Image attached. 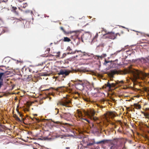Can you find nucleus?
I'll return each mask as SVG.
<instances>
[{
	"label": "nucleus",
	"instance_id": "nucleus-1",
	"mask_svg": "<svg viewBox=\"0 0 149 149\" xmlns=\"http://www.w3.org/2000/svg\"><path fill=\"white\" fill-rule=\"evenodd\" d=\"M124 74H130L132 75L133 81H135L137 79L143 80L146 78H149V73H146L142 71L132 68V65L129 66L125 70Z\"/></svg>",
	"mask_w": 149,
	"mask_h": 149
},
{
	"label": "nucleus",
	"instance_id": "nucleus-2",
	"mask_svg": "<svg viewBox=\"0 0 149 149\" xmlns=\"http://www.w3.org/2000/svg\"><path fill=\"white\" fill-rule=\"evenodd\" d=\"M60 29L66 35L70 34L72 35L71 37H73V36H74L75 37H78L79 36L82 37L83 35H84L79 31H66L62 27H61Z\"/></svg>",
	"mask_w": 149,
	"mask_h": 149
},
{
	"label": "nucleus",
	"instance_id": "nucleus-3",
	"mask_svg": "<svg viewBox=\"0 0 149 149\" xmlns=\"http://www.w3.org/2000/svg\"><path fill=\"white\" fill-rule=\"evenodd\" d=\"M118 142L119 139H114L113 140L109 139H104L98 142H96L95 143L97 144H109L112 145L115 144H117Z\"/></svg>",
	"mask_w": 149,
	"mask_h": 149
},
{
	"label": "nucleus",
	"instance_id": "nucleus-4",
	"mask_svg": "<svg viewBox=\"0 0 149 149\" xmlns=\"http://www.w3.org/2000/svg\"><path fill=\"white\" fill-rule=\"evenodd\" d=\"M95 114V112L93 110H91L87 113L88 117L91 120H93L94 121H96L98 120V117L95 116H94Z\"/></svg>",
	"mask_w": 149,
	"mask_h": 149
},
{
	"label": "nucleus",
	"instance_id": "nucleus-5",
	"mask_svg": "<svg viewBox=\"0 0 149 149\" xmlns=\"http://www.w3.org/2000/svg\"><path fill=\"white\" fill-rule=\"evenodd\" d=\"M71 72V71L68 70L61 69L58 73V75H62L63 78H65L66 77L69 75Z\"/></svg>",
	"mask_w": 149,
	"mask_h": 149
},
{
	"label": "nucleus",
	"instance_id": "nucleus-6",
	"mask_svg": "<svg viewBox=\"0 0 149 149\" xmlns=\"http://www.w3.org/2000/svg\"><path fill=\"white\" fill-rule=\"evenodd\" d=\"M70 101L68 99H65L57 103V105H61L63 106L68 107V104L70 103Z\"/></svg>",
	"mask_w": 149,
	"mask_h": 149
},
{
	"label": "nucleus",
	"instance_id": "nucleus-7",
	"mask_svg": "<svg viewBox=\"0 0 149 149\" xmlns=\"http://www.w3.org/2000/svg\"><path fill=\"white\" fill-rule=\"evenodd\" d=\"M52 122L54 123V126L57 128H59L61 129V130H62V129H63V128H65V126L67 125L66 123L63 124L61 123L58 121L56 122L53 121Z\"/></svg>",
	"mask_w": 149,
	"mask_h": 149
},
{
	"label": "nucleus",
	"instance_id": "nucleus-8",
	"mask_svg": "<svg viewBox=\"0 0 149 149\" xmlns=\"http://www.w3.org/2000/svg\"><path fill=\"white\" fill-rule=\"evenodd\" d=\"M103 36H104L105 37H116V36H120V34L119 33L115 34L113 32H109L103 35Z\"/></svg>",
	"mask_w": 149,
	"mask_h": 149
},
{
	"label": "nucleus",
	"instance_id": "nucleus-9",
	"mask_svg": "<svg viewBox=\"0 0 149 149\" xmlns=\"http://www.w3.org/2000/svg\"><path fill=\"white\" fill-rule=\"evenodd\" d=\"M60 117L61 118L68 120L70 117V114L69 113H63L60 114Z\"/></svg>",
	"mask_w": 149,
	"mask_h": 149
},
{
	"label": "nucleus",
	"instance_id": "nucleus-10",
	"mask_svg": "<svg viewBox=\"0 0 149 149\" xmlns=\"http://www.w3.org/2000/svg\"><path fill=\"white\" fill-rule=\"evenodd\" d=\"M118 74V71L116 70H111L108 74L109 76L111 78H113V75L115 74Z\"/></svg>",
	"mask_w": 149,
	"mask_h": 149
},
{
	"label": "nucleus",
	"instance_id": "nucleus-11",
	"mask_svg": "<svg viewBox=\"0 0 149 149\" xmlns=\"http://www.w3.org/2000/svg\"><path fill=\"white\" fill-rule=\"evenodd\" d=\"M117 84H117L116 83L110 84L108 81L106 84H105V85L106 86V87H108L109 89H111L112 88L115 87L116 86Z\"/></svg>",
	"mask_w": 149,
	"mask_h": 149
},
{
	"label": "nucleus",
	"instance_id": "nucleus-12",
	"mask_svg": "<svg viewBox=\"0 0 149 149\" xmlns=\"http://www.w3.org/2000/svg\"><path fill=\"white\" fill-rule=\"evenodd\" d=\"M78 117L80 120H81L82 122H84V121L85 120L87 121L88 123H90V121L88 120L86 118H83L82 117V114H81V112L80 111L78 112Z\"/></svg>",
	"mask_w": 149,
	"mask_h": 149
},
{
	"label": "nucleus",
	"instance_id": "nucleus-13",
	"mask_svg": "<svg viewBox=\"0 0 149 149\" xmlns=\"http://www.w3.org/2000/svg\"><path fill=\"white\" fill-rule=\"evenodd\" d=\"M138 60L139 61L141 62L142 64H143L146 63L148 67L149 66V65L148 64V62L146 60V59L144 58L141 57Z\"/></svg>",
	"mask_w": 149,
	"mask_h": 149
},
{
	"label": "nucleus",
	"instance_id": "nucleus-14",
	"mask_svg": "<svg viewBox=\"0 0 149 149\" xmlns=\"http://www.w3.org/2000/svg\"><path fill=\"white\" fill-rule=\"evenodd\" d=\"M79 56L82 57L83 56H86L88 55V54L85 52H83L81 50H78L77 52Z\"/></svg>",
	"mask_w": 149,
	"mask_h": 149
},
{
	"label": "nucleus",
	"instance_id": "nucleus-15",
	"mask_svg": "<svg viewBox=\"0 0 149 149\" xmlns=\"http://www.w3.org/2000/svg\"><path fill=\"white\" fill-rule=\"evenodd\" d=\"M84 85H75V88L76 89L81 91L84 89Z\"/></svg>",
	"mask_w": 149,
	"mask_h": 149
},
{
	"label": "nucleus",
	"instance_id": "nucleus-16",
	"mask_svg": "<svg viewBox=\"0 0 149 149\" xmlns=\"http://www.w3.org/2000/svg\"><path fill=\"white\" fill-rule=\"evenodd\" d=\"M112 145V146H111V149H121L119 146L117 144H115Z\"/></svg>",
	"mask_w": 149,
	"mask_h": 149
},
{
	"label": "nucleus",
	"instance_id": "nucleus-17",
	"mask_svg": "<svg viewBox=\"0 0 149 149\" xmlns=\"http://www.w3.org/2000/svg\"><path fill=\"white\" fill-rule=\"evenodd\" d=\"M83 85H84V84L83 81L81 80H76L74 81V85H75V86Z\"/></svg>",
	"mask_w": 149,
	"mask_h": 149
},
{
	"label": "nucleus",
	"instance_id": "nucleus-18",
	"mask_svg": "<svg viewBox=\"0 0 149 149\" xmlns=\"http://www.w3.org/2000/svg\"><path fill=\"white\" fill-rule=\"evenodd\" d=\"M19 6L22 8H25L27 6V4L26 3L20 4Z\"/></svg>",
	"mask_w": 149,
	"mask_h": 149
},
{
	"label": "nucleus",
	"instance_id": "nucleus-19",
	"mask_svg": "<svg viewBox=\"0 0 149 149\" xmlns=\"http://www.w3.org/2000/svg\"><path fill=\"white\" fill-rule=\"evenodd\" d=\"M11 19H16V20H17L15 21L14 22V23H17V22H20L21 21V20L20 19H17L15 17H11Z\"/></svg>",
	"mask_w": 149,
	"mask_h": 149
},
{
	"label": "nucleus",
	"instance_id": "nucleus-20",
	"mask_svg": "<svg viewBox=\"0 0 149 149\" xmlns=\"http://www.w3.org/2000/svg\"><path fill=\"white\" fill-rule=\"evenodd\" d=\"M138 33L139 34L141 35L142 36H144V37H149V34H146L142 32H138Z\"/></svg>",
	"mask_w": 149,
	"mask_h": 149
},
{
	"label": "nucleus",
	"instance_id": "nucleus-21",
	"mask_svg": "<svg viewBox=\"0 0 149 149\" xmlns=\"http://www.w3.org/2000/svg\"><path fill=\"white\" fill-rule=\"evenodd\" d=\"M134 107L136 109H140L141 107V106L140 105L137 104H135Z\"/></svg>",
	"mask_w": 149,
	"mask_h": 149
},
{
	"label": "nucleus",
	"instance_id": "nucleus-22",
	"mask_svg": "<svg viewBox=\"0 0 149 149\" xmlns=\"http://www.w3.org/2000/svg\"><path fill=\"white\" fill-rule=\"evenodd\" d=\"M14 117L15 118V120L17 121L18 122H20V120L19 119V118L18 117V116L16 115H14Z\"/></svg>",
	"mask_w": 149,
	"mask_h": 149
},
{
	"label": "nucleus",
	"instance_id": "nucleus-23",
	"mask_svg": "<svg viewBox=\"0 0 149 149\" xmlns=\"http://www.w3.org/2000/svg\"><path fill=\"white\" fill-rule=\"evenodd\" d=\"M12 10L13 12L15 13L16 14L18 15V13L16 11V10L17 9V8L16 7H12Z\"/></svg>",
	"mask_w": 149,
	"mask_h": 149
},
{
	"label": "nucleus",
	"instance_id": "nucleus-24",
	"mask_svg": "<svg viewBox=\"0 0 149 149\" xmlns=\"http://www.w3.org/2000/svg\"><path fill=\"white\" fill-rule=\"evenodd\" d=\"M93 140H94L93 141V142L92 143H89L87 144V146H91L92 145H93L94 144H96V142H95L94 141V139H93Z\"/></svg>",
	"mask_w": 149,
	"mask_h": 149
},
{
	"label": "nucleus",
	"instance_id": "nucleus-25",
	"mask_svg": "<svg viewBox=\"0 0 149 149\" xmlns=\"http://www.w3.org/2000/svg\"><path fill=\"white\" fill-rule=\"evenodd\" d=\"M6 75L2 73H0V80H1V81H3V79H2V77H5Z\"/></svg>",
	"mask_w": 149,
	"mask_h": 149
},
{
	"label": "nucleus",
	"instance_id": "nucleus-26",
	"mask_svg": "<svg viewBox=\"0 0 149 149\" xmlns=\"http://www.w3.org/2000/svg\"><path fill=\"white\" fill-rule=\"evenodd\" d=\"M91 41L89 42H91V44H92L93 43L96 41V38H91Z\"/></svg>",
	"mask_w": 149,
	"mask_h": 149
},
{
	"label": "nucleus",
	"instance_id": "nucleus-27",
	"mask_svg": "<svg viewBox=\"0 0 149 149\" xmlns=\"http://www.w3.org/2000/svg\"><path fill=\"white\" fill-rule=\"evenodd\" d=\"M116 83H117V84H119V85H120L123 84V81L122 80L120 81H116Z\"/></svg>",
	"mask_w": 149,
	"mask_h": 149
},
{
	"label": "nucleus",
	"instance_id": "nucleus-28",
	"mask_svg": "<svg viewBox=\"0 0 149 149\" xmlns=\"http://www.w3.org/2000/svg\"><path fill=\"white\" fill-rule=\"evenodd\" d=\"M63 41L65 42H70V40L69 38H64Z\"/></svg>",
	"mask_w": 149,
	"mask_h": 149
},
{
	"label": "nucleus",
	"instance_id": "nucleus-29",
	"mask_svg": "<svg viewBox=\"0 0 149 149\" xmlns=\"http://www.w3.org/2000/svg\"><path fill=\"white\" fill-rule=\"evenodd\" d=\"M78 51L77 50H76L74 51H70L68 53V54H75L77 52V51Z\"/></svg>",
	"mask_w": 149,
	"mask_h": 149
},
{
	"label": "nucleus",
	"instance_id": "nucleus-30",
	"mask_svg": "<svg viewBox=\"0 0 149 149\" xmlns=\"http://www.w3.org/2000/svg\"><path fill=\"white\" fill-rule=\"evenodd\" d=\"M0 73H3L5 75H7L9 74L10 73L9 72L7 71L5 72H0Z\"/></svg>",
	"mask_w": 149,
	"mask_h": 149
},
{
	"label": "nucleus",
	"instance_id": "nucleus-31",
	"mask_svg": "<svg viewBox=\"0 0 149 149\" xmlns=\"http://www.w3.org/2000/svg\"><path fill=\"white\" fill-rule=\"evenodd\" d=\"M103 55H104V56H102V55H101V56H96V57H97L98 58H102L103 57H106V54H103Z\"/></svg>",
	"mask_w": 149,
	"mask_h": 149
},
{
	"label": "nucleus",
	"instance_id": "nucleus-32",
	"mask_svg": "<svg viewBox=\"0 0 149 149\" xmlns=\"http://www.w3.org/2000/svg\"><path fill=\"white\" fill-rule=\"evenodd\" d=\"M89 34L90 35V37H91L92 36L91 34V33L90 32H85V33L84 35H85V36H87V35Z\"/></svg>",
	"mask_w": 149,
	"mask_h": 149
},
{
	"label": "nucleus",
	"instance_id": "nucleus-33",
	"mask_svg": "<svg viewBox=\"0 0 149 149\" xmlns=\"http://www.w3.org/2000/svg\"><path fill=\"white\" fill-rule=\"evenodd\" d=\"M145 91L148 93V95L149 96V88H146Z\"/></svg>",
	"mask_w": 149,
	"mask_h": 149
},
{
	"label": "nucleus",
	"instance_id": "nucleus-34",
	"mask_svg": "<svg viewBox=\"0 0 149 149\" xmlns=\"http://www.w3.org/2000/svg\"><path fill=\"white\" fill-rule=\"evenodd\" d=\"M144 58L146 60H147V61L148 62V64L149 65V56L146 57Z\"/></svg>",
	"mask_w": 149,
	"mask_h": 149
},
{
	"label": "nucleus",
	"instance_id": "nucleus-35",
	"mask_svg": "<svg viewBox=\"0 0 149 149\" xmlns=\"http://www.w3.org/2000/svg\"><path fill=\"white\" fill-rule=\"evenodd\" d=\"M67 50L68 51L70 52L72 51V49L70 48V47H68V48H67Z\"/></svg>",
	"mask_w": 149,
	"mask_h": 149
},
{
	"label": "nucleus",
	"instance_id": "nucleus-36",
	"mask_svg": "<svg viewBox=\"0 0 149 149\" xmlns=\"http://www.w3.org/2000/svg\"><path fill=\"white\" fill-rule=\"evenodd\" d=\"M43 63L40 64H38V65L39 66H42V68H41V70L43 69V68H44V66H43Z\"/></svg>",
	"mask_w": 149,
	"mask_h": 149
},
{
	"label": "nucleus",
	"instance_id": "nucleus-37",
	"mask_svg": "<svg viewBox=\"0 0 149 149\" xmlns=\"http://www.w3.org/2000/svg\"><path fill=\"white\" fill-rule=\"evenodd\" d=\"M104 47V44H101L97 46V47Z\"/></svg>",
	"mask_w": 149,
	"mask_h": 149
},
{
	"label": "nucleus",
	"instance_id": "nucleus-38",
	"mask_svg": "<svg viewBox=\"0 0 149 149\" xmlns=\"http://www.w3.org/2000/svg\"><path fill=\"white\" fill-rule=\"evenodd\" d=\"M54 88H49V89H46V90H45V91H48L49 90H54Z\"/></svg>",
	"mask_w": 149,
	"mask_h": 149
},
{
	"label": "nucleus",
	"instance_id": "nucleus-39",
	"mask_svg": "<svg viewBox=\"0 0 149 149\" xmlns=\"http://www.w3.org/2000/svg\"><path fill=\"white\" fill-rule=\"evenodd\" d=\"M29 72H31L32 73L34 72V71H32V69H30V68H29Z\"/></svg>",
	"mask_w": 149,
	"mask_h": 149
},
{
	"label": "nucleus",
	"instance_id": "nucleus-40",
	"mask_svg": "<svg viewBox=\"0 0 149 149\" xmlns=\"http://www.w3.org/2000/svg\"><path fill=\"white\" fill-rule=\"evenodd\" d=\"M3 85V81H0V88L1 87V86Z\"/></svg>",
	"mask_w": 149,
	"mask_h": 149
},
{
	"label": "nucleus",
	"instance_id": "nucleus-41",
	"mask_svg": "<svg viewBox=\"0 0 149 149\" xmlns=\"http://www.w3.org/2000/svg\"><path fill=\"white\" fill-rule=\"evenodd\" d=\"M77 39H78L79 40H81L82 41V42H83V40L82 38H76Z\"/></svg>",
	"mask_w": 149,
	"mask_h": 149
},
{
	"label": "nucleus",
	"instance_id": "nucleus-42",
	"mask_svg": "<svg viewBox=\"0 0 149 149\" xmlns=\"http://www.w3.org/2000/svg\"><path fill=\"white\" fill-rule=\"evenodd\" d=\"M18 112V113H19V116H20V117H22V114L20 113L19 111Z\"/></svg>",
	"mask_w": 149,
	"mask_h": 149
},
{
	"label": "nucleus",
	"instance_id": "nucleus-43",
	"mask_svg": "<svg viewBox=\"0 0 149 149\" xmlns=\"http://www.w3.org/2000/svg\"><path fill=\"white\" fill-rule=\"evenodd\" d=\"M109 63V61H107L106 60H105V62H104L105 64H106Z\"/></svg>",
	"mask_w": 149,
	"mask_h": 149
},
{
	"label": "nucleus",
	"instance_id": "nucleus-44",
	"mask_svg": "<svg viewBox=\"0 0 149 149\" xmlns=\"http://www.w3.org/2000/svg\"><path fill=\"white\" fill-rule=\"evenodd\" d=\"M120 51H117V52H116L115 53H114V54H117L118 53H119V52H120Z\"/></svg>",
	"mask_w": 149,
	"mask_h": 149
},
{
	"label": "nucleus",
	"instance_id": "nucleus-45",
	"mask_svg": "<svg viewBox=\"0 0 149 149\" xmlns=\"http://www.w3.org/2000/svg\"><path fill=\"white\" fill-rule=\"evenodd\" d=\"M144 115H145V116H148V113H145L144 114Z\"/></svg>",
	"mask_w": 149,
	"mask_h": 149
},
{
	"label": "nucleus",
	"instance_id": "nucleus-46",
	"mask_svg": "<svg viewBox=\"0 0 149 149\" xmlns=\"http://www.w3.org/2000/svg\"><path fill=\"white\" fill-rule=\"evenodd\" d=\"M50 50V48H48L47 49V51L48 52H49Z\"/></svg>",
	"mask_w": 149,
	"mask_h": 149
},
{
	"label": "nucleus",
	"instance_id": "nucleus-47",
	"mask_svg": "<svg viewBox=\"0 0 149 149\" xmlns=\"http://www.w3.org/2000/svg\"><path fill=\"white\" fill-rule=\"evenodd\" d=\"M55 109L57 110V113H56V114H57L58 113V109L56 108V109Z\"/></svg>",
	"mask_w": 149,
	"mask_h": 149
},
{
	"label": "nucleus",
	"instance_id": "nucleus-48",
	"mask_svg": "<svg viewBox=\"0 0 149 149\" xmlns=\"http://www.w3.org/2000/svg\"><path fill=\"white\" fill-rule=\"evenodd\" d=\"M98 33H97L96 35L94 37L96 38V37H98Z\"/></svg>",
	"mask_w": 149,
	"mask_h": 149
},
{
	"label": "nucleus",
	"instance_id": "nucleus-49",
	"mask_svg": "<svg viewBox=\"0 0 149 149\" xmlns=\"http://www.w3.org/2000/svg\"><path fill=\"white\" fill-rule=\"evenodd\" d=\"M146 110L147 111H149V108H147L146 109Z\"/></svg>",
	"mask_w": 149,
	"mask_h": 149
},
{
	"label": "nucleus",
	"instance_id": "nucleus-50",
	"mask_svg": "<svg viewBox=\"0 0 149 149\" xmlns=\"http://www.w3.org/2000/svg\"><path fill=\"white\" fill-rule=\"evenodd\" d=\"M65 149H70L69 147H66L65 148Z\"/></svg>",
	"mask_w": 149,
	"mask_h": 149
},
{
	"label": "nucleus",
	"instance_id": "nucleus-51",
	"mask_svg": "<svg viewBox=\"0 0 149 149\" xmlns=\"http://www.w3.org/2000/svg\"><path fill=\"white\" fill-rule=\"evenodd\" d=\"M97 123V126H100V125H99V123L97 122V123Z\"/></svg>",
	"mask_w": 149,
	"mask_h": 149
},
{
	"label": "nucleus",
	"instance_id": "nucleus-52",
	"mask_svg": "<svg viewBox=\"0 0 149 149\" xmlns=\"http://www.w3.org/2000/svg\"><path fill=\"white\" fill-rule=\"evenodd\" d=\"M92 127H94V124L92 123Z\"/></svg>",
	"mask_w": 149,
	"mask_h": 149
},
{
	"label": "nucleus",
	"instance_id": "nucleus-53",
	"mask_svg": "<svg viewBox=\"0 0 149 149\" xmlns=\"http://www.w3.org/2000/svg\"><path fill=\"white\" fill-rule=\"evenodd\" d=\"M8 0H3V1L5 2L7 1Z\"/></svg>",
	"mask_w": 149,
	"mask_h": 149
},
{
	"label": "nucleus",
	"instance_id": "nucleus-54",
	"mask_svg": "<svg viewBox=\"0 0 149 149\" xmlns=\"http://www.w3.org/2000/svg\"><path fill=\"white\" fill-rule=\"evenodd\" d=\"M111 39L113 40L115 38H111Z\"/></svg>",
	"mask_w": 149,
	"mask_h": 149
},
{
	"label": "nucleus",
	"instance_id": "nucleus-55",
	"mask_svg": "<svg viewBox=\"0 0 149 149\" xmlns=\"http://www.w3.org/2000/svg\"><path fill=\"white\" fill-rule=\"evenodd\" d=\"M22 120H24V118H22Z\"/></svg>",
	"mask_w": 149,
	"mask_h": 149
},
{
	"label": "nucleus",
	"instance_id": "nucleus-56",
	"mask_svg": "<svg viewBox=\"0 0 149 149\" xmlns=\"http://www.w3.org/2000/svg\"><path fill=\"white\" fill-rule=\"evenodd\" d=\"M0 70H2V69H0Z\"/></svg>",
	"mask_w": 149,
	"mask_h": 149
},
{
	"label": "nucleus",
	"instance_id": "nucleus-57",
	"mask_svg": "<svg viewBox=\"0 0 149 149\" xmlns=\"http://www.w3.org/2000/svg\"><path fill=\"white\" fill-rule=\"evenodd\" d=\"M6 59L5 58L4 59V60H3V61H4Z\"/></svg>",
	"mask_w": 149,
	"mask_h": 149
},
{
	"label": "nucleus",
	"instance_id": "nucleus-58",
	"mask_svg": "<svg viewBox=\"0 0 149 149\" xmlns=\"http://www.w3.org/2000/svg\"><path fill=\"white\" fill-rule=\"evenodd\" d=\"M77 56H75V57H77Z\"/></svg>",
	"mask_w": 149,
	"mask_h": 149
},
{
	"label": "nucleus",
	"instance_id": "nucleus-59",
	"mask_svg": "<svg viewBox=\"0 0 149 149\" xmlns=\"http://www.w3.org/2000/svg\"><path fill=\"white\" fill-rule=\"evenodd\" d=\"M1 126V125H0V126Z\"/></svg>",
	"mask_w": 149,
	"mask_h": 149
},
{
	"label": "nucleus",
	"instance_id": "nucleus-60",
	"mask_svg": "<svg viewBox=\"0 0 149 149\" xmlns=\"http://www.w3.org/2000/svg\"><path fill=\"white\" fill-rule=\"evenodd\" d=\"M1 25V24H0V25Z\"/></svg>",
	"mask_w": 149,
	"mask_h": 149
}]
</instances>
